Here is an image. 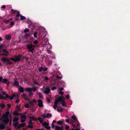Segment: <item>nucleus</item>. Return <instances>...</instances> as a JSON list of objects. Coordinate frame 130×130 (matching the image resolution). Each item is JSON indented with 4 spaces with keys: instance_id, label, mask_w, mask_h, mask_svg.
Wrapping results in <instances>:
<instances>
[{
    "instance_id": "nucleus-49",
    "label": "nucleus",
    "mask_w": 130,
    "mask_h": 130,
    "mask_svg": "<svg viewBox=\"0 0 130 130\" xmlns=\"http://www.w3.org/2000/svg\"><path fill=\"white\" fill-rule=\"evenodd\" d=\"M14 24V23L13 22H11L10 23V25L11 26H12Z\"/></svg>"
},
{
    "instance_id": "nucleus-63",
    "label": "nucleus",
    "mask_w": 130,
    "mask_h": 130,
    "mask_svg": "<svg viewBox=\"0 0 130 130\" xmlns=\"http://www.w3.org/2000/svg\"><path fill=\"white\" fill-rule=\"evenodd\" d=\"M28 124H32V122L30 120V121L28 123Z\"/></svg>"
},
{
    "instance_id": "nucleus-42",
    "label": "nucleus",
    "mask_w": 130,
    "mask_h": 130,
    "mask_svg": "<svg viewBox=\"0 0 130 130\" xmlns=\"http://www.w3.org/2000/svg\"><path fill=\"white\" fill-rule=\"evenodd\" d=\"M56 89V88L55 86H53L52 87L51 89L52 90H53L55 89Z\"/></svg>"
},
{
    "instance_id": "nucleus-45",
    "label": "nucleus",
    "mask_w": 130,
    "mask_h": 130,
    "mask_svg": "<svg viewBox=\"0 0 130 130\" xmlns=\"http://www.w3.org/2000/svg\"><path fill=\"white\" fill-rule=\"evenodd\" d=\"M28 127L30 128H31L32 127V124H29L28 125Z\"/></svg>"
},
{
    "instance_id": "nucleus-6",
    "label": "nucleus",
    "mask_w": 130,
    "mask_h": 130,
    "mask_svg": "<svg viewBox=\"0 0 130 130\" xmlns=\"http://www.w3.org/2000/svg\"><path fill=\"white\" fill-rule=\"evenodd\" d=\"M8 97L11 100H12L14 97L16 99L18 98L19 97V96L17 94H13L12 95L9 96H8Z\"/></svg>"
},
{
    "instance_id": "nucleus-8",
    "label": "nucleus",
    "mask_w": 130,
    "mask_h": 130,
    "mask_svg": "<svg viewBox=\"0 0 130 130\" xmlns=\"http://www.w3.org/2000/svg\"><path fill=\"white\" fill-rule=\"evenodd\" d=\"M59 102V100L58 98L54 102V104L53 105V107L55 109L57 107V105L58 104Z\"/></svg>"
},
{
    "instance_id": "nucleus-34",
    "label": "nucleus",
    "mask_w": 130,
    "mask_h": 130,
    "mask_svg": "<svg viewBox=\"0 0 130 130\" xmlns=\"http://www.w3.org/2000/svg\"><path fill=\"white\" fill-rule=\"evenodd\" d=\"M3 46L2 45H0V54L1 53H2V48ZM0 55H1V54H0Z\"/></svg>"
},
{
    "instance_id": "nucleus-37",
    "label": "nucleus",
    "mask_w": 130,
    "mask_h": 130,
    "mask_svg": "<svg viewBox=\"0 0 130 130\" xmlns=\"http://www.w3.org/2000/svg\"><path fill=\"white\" fill-rule=\"evenodd\" d=\"M29 30V29L28 28H25L24 30V31L25 33H26Z\"/></svg>"
},
{
    "instance_id": "nucleus-21",
    "label": "nucleus",
    "mask_w": 130,
    "mask_h": 130,
    "mask_svg": "<svg viewBox=\"0 0 130 130\" xmlns=\"http://www.w3.org/2000/svg\"><path fill=\"white\" fill-rule=\"evenodd\" d=\"M25 90L27 92H31V88H25Z\"/></svg>"
},
{
    "instance_id": "nucleus-10",
    "label": "nucleus",
    "mask_w": 130,
    "mask_h": 130,
    "mask_svg": "<svg viewBox=\"0 0 130 130\" xmlns=\"http://www.w3.org/2000/svg\"><path fill=\"white\" fill-rule=\"evenodd\" d=\"M47 68L45 67L43 68L42 67H39L38 68V70L39 72H41L42 71L45 72L47 70Z\"/></svg>"
},
{
    "instance_id": "nucleus-58",
    "label": "nucleus",
    "mask_w": 130,
    "mask_h": 130,
    "mask_svg": "<svg viewBox=\"0 0 130 130\" xmlns=\"http://www.w3.org/2000/svg\"><path fill=\"white\" fill-rule=\"evenodd\" d=\"M66 129H68L69 128V126H67L66 127Z\"/></svg>"
},
{
    "instance_id": "nucleus-3",
    "label": "nucleus",
    "mask_w": 130,
    "mask_h": 130,
    "mask_svg": "<svg viewBox=\"0 0 130 130\" xmlns=\"http://www.w3.org/2000/svg\"><path fill=\"white\" fill-rule=\"evenodd\" d=\"M36 46V45L32 44L31 43L29 44H27L26 46L29 51L32 52L35 49V47Z\"/></svg>"
},
{
    "instance_id": "nucleus-33",
    "label": "nucleus",
    "mask_w": 130,
    "mask_h": 130,
    "mask_svg": "<svg viewBox=\"0 0 130 130\" xmlns=\"http://www.w3.org/2000/svg\"><path fill=\"white\" fill-rule=\"evenodd\" d=\"M38 120H39V122L41 123H43V120H42V119L41 118H39Z\"/></svg>"
},
{
    "instance_id": "nucleus-20",
    "label": "nucleus",
    "mask_w": 130,
    "mask_h": 130,
    "mask_svg": "<svg viewBox=\"0 0 130 130\" xmlns=\"http://www.w3.org/2000/svg\"><path fill=\"white\" fill-rule=\"evenodd\" d=\"M36 102L35 100H31L29 102V103L31 105H32Z\"/></svg>"
},
{
    "instance_id": "nucleus-17",
    "label": "nucleus",
    "mask_w": 130,
    "mask_h": 130,
    "mask_svg": "<svg viewBox=\"0 0 130 130\" xmlns=\"http://www.w3.org/2000/svg\"><path fill=\"white\" fill-rule=\"evenodd\" d=\"M23 95L24 97V98L27 100H29V99L28 97L26 95V94L24 93H23Z\"/></svg>"
},
{
    "instance_id": "nucleus-19",
    "label": "nucleus",
    "mask_w": 130,
    "mask_h": 130,
    "mask_svg": "<svg viewBox=\"0 0 130 130\" xmlns=\"http://www.w3.org/2000/svg\"><path fill=\"white\" fill-rule=\"evenodd\" d=\"M19 91L20 92L23 93L24 92V89L22 87H20Z\"/></svg>"
},
{
    "instance_id": "nucleus-25",
    "label": "nucleus",
    "mask_w": 130,
    "mask_h": 130,
    "mask_svg": "<svg viewBox=\"0 0 130 130\" xmlns=\"http://www.w3.org/2000/svg\"><path fill=\"white\" fill-rule=\"evenodd\" d=\"M13 115L14 116H19V113L16 111H14L13 112Z\"/></svg>"
},
{
    "instance_id": "nucleus-30",
    "label": "nucleus",
    "mask_w": 130,
    "mask_h": 130,
    "mask_svg": "<svg viewBox=\"0 0 130 130\" xmlns=\"http://www.w3.org/2000/svg\"><path fill=\"white\" fill-rule=\"evenodd\" d=\"M12 20V18H11L10 19H8L6 20H5V22L6 23H8L10 21Z\"/></svg>"
},
{
    "instance_id": "nucleus-29",
    "label": "nucleus",
    "mask_w": 130,
    "mask_h": 130,
    "mask_svg": "<svg viewBox=\"0 0 130 130\" xmlns=\"http://www.w3.org/2000/svg\"><path fill=\"white\" fill-rule=\"evenodd\" d=\"M46 115L47 117H47V118H50L52 116V115L51 114H50L49 113H47Z\"/></svg>"
},
{
    "instance_id": "nucleus-1",
    "label": "nucleus",
    "mask_w": 130,
    "mask_h": 130,
    "mask_svg": "<svg viewBox=\"0 0 130 130\" xmlns=\"http://www.w3.org/2000/svg\"><path fill=\"white\" fill-rule=\"evenodd\" d=\"M12 116L9 111H7L2 116L1 118V121L4 123L8 124L9 122L10 119H12Z\"/></svg>"
},
{
    "instance_id": "nucleus-16",
    "label": "nucleus",
    "mask_w": 130,
    "mask_h": 130,
    "mask_svg": "<svg viewBox=\"0 0 130 130\" xmlns=\"http://www.w3.org/2000/svg\"><path fill=\"white\" fill-rule=\"evenodd\" d=\"M5 38L6 40H8L11 39V37L10 35H8L6 36Z\"/></svg>"
},
{
    "instance_id": "nucleus-54",
    "label": "nucleus",
    "mask_w": 130,
    "mask_h": 130,
    "mask_svg": "<svg viewBox=\"0 0 130 130\" xmlns=\"http://www.w3.org/2000/svg\"><path fill=\"white\" fill-rule=\"evenodd\" d=\"M42 116L44 118H47V117H47V115H42Z\"/></svg>"
},
{
    "instance_id": "nucleus-4",
    "label": "nucleus",
    "mask_w": 130,
    "mask_h": 130,
    "mask_svg": "<svg viewBox=\"0 0 130 130\" xmlns=\"http://www.w3.org/2000/svg\"><path fill=\"white\" fill-rule=\"evenodd\" d=\"M59 102H60L62 106L63 107L66 106V103L65 102V98L62 96L59 97L58 98Z\"/></svg>"
},
{
    "instance_id": "nucleus-60",
    "label": "nucleus",
    "mask_w": 130,
    "mask_h": 130,
    "mask_svg": "<svg viewBox=\"0 0 130 130\" xmlns=\"http://www.w3.org/2000/svg\"><path fill=\"white\" fill-rule=\"evenodd\" d=\"M3 78L2 77H0V82H2V81Z\"/></svg>"
},
{
    "instance_id": "nucleus-7",
    "label": "nucleus",
    "mask_w": 130,
    "mask_h": 130,
    "mask_svg": "<svg viewBox=\"0 0 130 130\" xmlns=\"http://www.w3.org/2000/svg\"><path fill=\"white\" fill-rule=\"evenodd\" d=\"M8 95L6 94L5 95V93H3L2 95H0V99H5L6 98H8Z\"/></svg>"
},
{
    "instance_id": "nucleus-64",
    "label": "nucleus",
    "mask_w": 130,
    "mask_h": 130,
    "mask_svg": "<svg viewBox=\"0 0 130 130\" xmlns=\"http://www.w3.org/2000/svg\"><path fill=\"white\" fill-rule=\"evenodd\" d=\"M66 97L67 99H69V96L68 95H67L66 96Z\"/></svg>"
},
{
    "instance_id": "nucleus-38",
    "label": "nucleus",
    "mask_w": 130,
    "mask_h": 130,
    "mask_svg": "<svg viewBox=\"0 0 130 130\" xmlns=\"http://www.w3.org/2000/svg\"><path fill=\"white\" fill-rule=\"evenodd\" d=\"M33 95V93L32 92H30V93L29 94V97H31Z\"/></svg>"
},
{
    "instance_id": "nucleus-26",
    "label": "nucleus",
    "mask_w": 130,
    "mask_h": 130,
    "mask_svg": "<svg viewBox=\"0 0 130 130\" xmlns=\"http://www.w3.org/2000/svg\"><path fill=\"white\" fill-rule=\"evenodd\" d=\"M8 59H6L5 57H3L1 58V60L3 62L7 61Z\"/></svg>"
},
{
    "instance_id": "nucleus-50",
    "label": "nucleus",
    "mask_w": 130,
    "mask_h": 130,
    "mask_svg": "<svg viewBox=\"0 0 130 130\" xmlns=\"http://www.w3.org/2000/svg\"><path fill=\"white\" fill-rule=\"evenodd\" d=\"M34 44H37L38 43V42L37 40H36L34 41Z\"/></svg>"
},
{
    "instance_id": "nucleus-12",
    "label": "nucleus",
    "mask_w": 130,
    "mask_h": 130,
    "mask_svg": "<svg viewBox=\"0 0 130 130\" xmlns=\"http://www.w3.org/2000/svg\"><path fill=\"white\" fill-rule=\"evenodd\" d=\"M20 116L21 118V122H24L26 119V116L23 115H21Z\"/></svg>"
},
{
    "instance_id": "nucleus-53",
    "label": "nucleus",
    "mask_w": 130,
    "mask_h": 130,
    "mask_svg": "<svg viewBox=\"0 0 130 130\" xmlns=\"http://www.w3.org/2000/svg\"><path fill=\"white\" fill-rule=\"evenodd\" d=\"M60 94H61L62 95H63V92L62 91H60L58 92Z\"/></svg>"
},
{
    "instance_id": "nucleus-40",
    "label": "nucleus",
    "mask_w": 130,
    "mask_h": 130,
    "mask_svg": "<svg viewBox=\"0 0 130 130\" xmlns=\"http://www.w3.org/2000/svg\"><path fill=\"white\" fill-rule=\"evenodd\" d=\"M21 15L20 14L19 12H17V14L16 15V16L17 17H20Z\"/></svg>"
},
{
    "instance_id": "nucleus-22",
    "label": "nucleus",
    "mask_w": 130,
    "mask_h": 130,
    "mask_svg": "<svg viewBox=\"0 0 130 130\" xmlns=\"http://www.w3.org/2000/svg\"><path fill=\"white\" fill-rule=\"evenodd\" d=\"M37 88L36 87L31 88V91H33V92H34L36 91L37 90Z\"/></svg>"
},
{
    "instance_id": "nucleus-56",
    "label": "nucleus",
    "mask_w": 130,
    "mask_h": 130,
    "mask_svg": "<svg viewBox=\"0 0 130 130\" xmlns=\"http://www.w3.org/2000/svg\"><path fill=\"white\" fill-rule=\"evenodd\" d=\"M62 109H61V110H60V109H57V111H58V112H60V111H62Z\"/></svg>"
},
{
    "instance_id": "nucleus-43",
    "label": "nucleus",
    "mask_w": 130,
    "mask_h": 130,
    "mask_svg": "<svg viewBox=\"0 0 130 130\" xmlns=\"http://www.w3.org/2000/svg\"><path fill=\"white\" fill-rule=\"evenodd\" d=\"M47 129H49L51 127L48 126V125L45 127Z\"/></svg>"
},
{
    "instance_id": "nucleus-46",
    "label": "nucleus",
    "mask_w": 130,
    "mask_h": 130,
    "mask_svg": "<svg viewBox=\"0 0 130 130\" xmlns=\"http://www.w3.org/2000/svg\"><path fill=\"white\" fill-rule=\"evenodd\" d=\"M34 37L35 38H37V33L36 32L34 33Z\"/></svg>"
},
{
    "instance_id": "nucleus-44",
    "label": "nucleus",
    "mask_w": 130,
    "mask_h": 130,
    "mask_svg": "<svg viewBox=\"0 0 130 130\" xmlns=\"http://www.w3.org/2000/svg\"><path fill=\"white\" fill-rule=\"evenodd\" d=\"M18 98L17 99V100L15 101V102L17 103H19V102H20V100L19 99H18Z\"/></svg>"
},
{
    "instance_id": "nucleus-36",
    "label": "nucleus",
    "mask_w": 130,
    "mask_h": 130,
    "mask_svg": "<svg viewBox=\"0 0 130 130\" xmlns=\"http://www.w3.org/2000/svg\"><path fill=\"white\" fill-rule=\"evenodd\" d=\"M73 119V120H75L77 119V118H76L75 116L74 115L72 116L71 117Z\"/></svg>"
},
{
    "instance_id": "nucleus-11",
    "label": "nucleus",
    "mask_w": 130,
    "mask_h": 130,
    "mask_svg": "<svg viewBox=\"0 0 130 130\" xmlns=\"http://www.w3.org/2000/svg\"><path fill=\"white\" fill-rule=\"evenodd\" d=\"M38 105L40 107H42L43 106V102L41 100H38Z\"/></svg>"
},
{
    "instance_id": "nucleus-61",
    "label": "nucleus",
    "mask_w": 130,
    "mask_h": 130,
    "mask_svg": "<svg viewBox=\"0 0 130 130\" xmlns=\"http://www.w3.org/2000/svg\"><path fill=\"white\" fill-rule=\"evenodd\" d=\"M11 11H12V12L14 13H15L16 11L13 10V9H11Z\"/></svg>"
},
{
    "instance_id": "nucleus-39",
    "label": "nucleus",
    "mask_w": 130,
    "mask_h": 130,
    "mask_svg": "<svg viewBox=\"0 0 130 130\" xmlns=\"http://www.w3.org/2000/svg\"><path fill=\"white\" fill-rule=\"evenodd\" d=\"M20 124H19L17 125L16 127H17L18 128H19L22 127L21 126Z\"/></svg>"
},
{
    "instance_id": "nucleus-35",
    "label": "nucleus",
    "mask_w": 130,
    "mask_h": 130,
    "mask_svg": "<svg viewBox=\"0 0 130 130\" xmlns=\"http://www.w3.org/2000/svg\"><path fill=\"white\" fill-rule=\"evenodd\" d=\"M48 124L46 122L43 123L42 124V125H43L45 127H46Z\"/></svg>"
},
{
    "instance_id": "nucleus-41",
    "label": "nucleus",
    "mask_w": 130,
    "mask_h": 130,
    "mask_svg": "<svg viewBox=\"0 0 130 130\" xmlns=\"http://www.w3.org/2000/svg\"><path fill=\"white\" fill-rule=\"evenodd\" d=\"M20 125H21V126L22 127H24L26 123H22Z\"/></svg>"
},
{
    "instance_id": "nucleus-2",
    "label": "nucleus",
    "mask_w": 130,
    "mask_h": 130,
    "mask_svg": "<svg viewBox=\"0 0 130 130\" xmlns=\"http://www.w3.org/2000/svg\"><path fill=\"white\" fill-rule=\"evenodd\" d=\"M22 55H19L18 56H14L13 58H11L10 59L12 60L14 62H16L20 61L21 59V58L22 57Z\"/></svg>"
},
{
    "instance_id": "nucleus-23",
    "label": "nucleus",
    "mask_w": 130,
    "mask_h": 130,
    "mask_svg": "<svg viewBox=\"0 0 130 130\" xmlns=\"http://www.w3.org/2000/svg\"><path fill=\"white\" fill-rule=\"evenodd\" d=\"M20 20H25L26 19V18L25 17L22 15H21L20 16Z\"/></svg>"
},
{
    "instance_id": "nucleus-9",
    "label": "nucleus",
    "mask_w": 130,
    "mask_h": 130,
    "mask_svg": "<svg viewBox=\"0 0 130 130\" xmlns=\"http://www.w3.org/2000/svg\"><path fill=\"white\" fill-rule=\"evenodd\" d=\"M2 53H3L1 54V55H4L5 56H7L8 55V52L7 51L6 49H2Z\"/></svg>"
},
{
    "instance_id": "nucleus-48",
    "label": "nucleus",
    "mask_w": 130,
    "mask_h": 130,
    "mask_svg": "<svg viewBox=\"0 0 130 130\" xmlns=\"http://www.w3.org/2000/svg\"><path fill=\"white\" fill-rule=\"evenodd\" d=\"M57 124H62V122L61 121H58L57 122Z\"/></svg>"
},
{
    "instance_id": "nucleus-55",
    "label": "nucleus",
    "mask_w": 130,
    "mask_h": 130,
    "mask_svg": "<svg viewBox=\"0 0 130 130\" xmlns=\"http://www.w3.org/2000/svg\"><path fill=\"white\" fill-rule=\"evenodd\" d=\"M7 106L9 108H10L11 107V105L10 104H7Z\"/></svg>"
},
{
    "instance_id": "nucleus-62",
    "label": "nucleus",
    "mask_w": 130,
    "mask_h": 130,
    "mask_svg": "<svg viewBox=\"0 0 130 130\" xmlns=\"http://www.w3.org/2000/svg\"><path fill=\"white\" fill-rule=\"evenodd\" d=\"M63 88H61L59 89V90L60 91L63 90Z\"/></svg>"
},
{
    "instance_id": "nucleus-15",
    "label": "nucleus",
    "mask_w": 130,
    "mask_h": 130,
    "mask_svg": "<svg viewBox=\"0 0 130 130\" xmlns=\"http://www.w3.org/2000/svg\"><path fill=\"white\" fill-rule=\"evenodd\" d=\"M13 84L14 86H16L17 87H19V83L17 79H15L14 80V82Z\"/></svg>"
},
{
    "instance_id": "nucleus-47",
    "label": "nucleus",
    "mask_w": 130,
    "mask_h": 130,
    "mask_svg": "<svg viewBox=\"0 0 130 130\" xmlns=\"http://www.w3.org/2000/svg\"><path fill=\"white\" fill-rule=\"evenodd\" d=\"M56 78L58 79H61L62 78V77L60 76H59L57 75L56 77Z\"/></svg>"
},
{
    "instance_id": "nucleus-5",
    "label": "nucleus",
    "mask_w": 130,
    "mask_h": 130,
    "mask_svg": "<svg viewBox=\"0 0 130 130\" xmlns=\"http://www.w3.org/2000/svg\"><path fill=\"white\" fill-rule=\"evenodd\" d=\"M19 118L18 117H15L13 120V125L16 128L18 124Z\"/></svg>"
},
{
    "instance_id": "nucleus-14",
    "label": "nucleus",
    "mask_w": 130,
    "mask_h": 130,
    "mask_svg": "<svg viewBox=\"0 0 130 130\" xmlns=\"http://www.w3.org/2000/svg\"><path fill=\"white\" fill-rule=\"evenodd\" d=\"M50 91V88L48 87H46L43 92L45 94H48Z\"/></svg>"
},
{
    "instance_id": "nucleus-27",
    "label": "nucleus",
    "mask_w": 130,
    "mask_h": 130,
    "mask_svg": "<svg viewBox=\"0 0 130 130\" xmlns=\"http://www.w3.org/2000/svg\"><path fill=\"white\" fill-rule=\"evenodd\" d=\"M7 60V63L8 64H12V62L10 61V59H9L8 58Z\"/></svg>"
},
{
    "instance_id": "nucleus-18",
    "label": "nucleus",
    "mask_w": 130,
    "mask_h": 130,
    "mask_svg": "<svg viewBox=\"0 0 130 130\" xmlns=\"http://www.w3.org/2000/svg\"><path fill=\"white\" fill-rule=\"evenodd\" d=\"M5 128V124H1L0 125V129H4Z\"/></svg>"
},
{
    "instance_id": "nucleus-32",
    "label": "nucleus",
    "mask_w": 130,
    "mask_h": 130,
    "mask_svg": "<svg viewBox=\"0 0 130 130\" xmlns=\"http://www.w3.org/2000/svg\"><path fill=\"white\" fill-rule=\"evenodd\" d=\"M0 106L2 108H4L5 106V105L3 103H1L0 104Z\"/></svg>"
},
{
    "instance_id": "nucleus-59",
    "label": "nucleus",
    "mask_w": 130,
    "mask_h": 130,
    "mask_svg": "<svg viewBox=\"0 0 130 130\" xmlns=\"http://www.w3.org/2000/svg\"><path fill=\"white\" fill-rule=\"evenodd\" d=\"M6 7V6L5 5H2V8H5Z\"/></svg>"
},
{
    "instance_id": "nucleus-51",
    "label": "nucleus",
    "mask_w": 130,
    "mask_h": 130,
    "mask_svg": "<svg viewBox=\"0 0 130 130\" xmlns=\"http://www.w3.org/2000/svg\"><path fill=\"white\" fill-rule=\"evenodd\" d=\"M46 99L47 100V101L49 103L50 102V99L49 98H48L47 97L46 98Z\"/></svg>"
},
{
    "instance_id": "nucleus-52",
    "label": "nucleus",
    "mask_w": 130,
    "mask_h": 130,
    "mask_svg": "<svg viewBox=\"0 0 130 130\" xmlns=\"http://www.w3.org/2000/svg\"><path fill=\"white\" fill-rule=\"evenodd\" d=\"M44 79L45 80H48V78L47 77L45 76V77Z\"/></svg>"
},
{
    "instance_id": "nucleus-28",
    "label": "nucleus",
    "mask_w": 130,
    "mask_h": 130,
    "mask_svg": "<svg viewBox=\"0 0 130 130\" xmlns=\"http://www.w3.org/2000/svg\"><path fill=\"white\" fill-rule=\"evenodd\" d=\"M55 129L56 130H60L61 127L58 126H56L55 127Z\"/></svg>"
},
{
    "instance_id": "nucleus-13",
    "label": "nucleus",
    "mask_w": 130,
    "mask_h": 130,
    "mask_svg": "<svg viewBox=\"0 0 130 130\" xmlns=\"http://www.w3.org/2000/svg\"><path fill=\"white\" fill-rule=\"evenodd\" d=\"M2 82L5 83L7 86H8L9 84V81H8L7 79L6 78H4Z\"/></svg>"
},
{
    "instance_id": "nucleus-31",
    "label": "nucleus",
    "mask_w": 130,
    "mask_h": 130,
    "mask_svg": "<svg viewBox=\"0 0 130 130\" xmlns=\"http://www.w3.org/2000/svg\"><path fill=\"white\" fill-rule=\"evenodd\" d=\"M25 107L26 108H28L30 107L28 103L26 104L25 105Z\"/></svg>"
},
{
    "instance_id": "nucleus-57",
    "label": "nucleus",
    "mask_w": 130,
    "mask_h": 130,
    "mask_svg": "<svg viewBox=\"0 0 130 130\" xmlns=\"http://www.w3.org/2000/svg\"><path fill=\"white\" fill-rule=\"evenodd\" d=\"M9 121H10V123H9L10 125H11V123H12V119H10Z\"/></svg>"
},
{
    "instance_id": "nucleus-24",
    "label": "nucleus",
    "mask_w": 130,
    "mask_h": 130,
    "mask_svg": "<svg viewBox=\"0 0 130 130\" xmlns=\"http://www.w3.org/2000/svg\"><path fill=\"white\" fill-rule=\"evenodd\" d=\"M29 119H30V120L32 121H36L37 119L33 117H29Z\"/></svg>"
}]
</instances>
